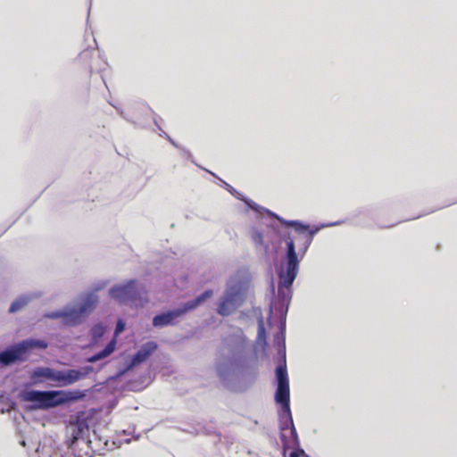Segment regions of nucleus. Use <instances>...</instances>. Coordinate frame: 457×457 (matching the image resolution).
Instances as JSON below:
<instances>
[{"label": "nucleus", "mask_w": 457, "mask_h": 457, "mask_svg": "<svg viewBox=\"0 0 457 457\" xmlns=\"http://www.w3.org/2000/svg\"><path fill=\"white\" fill-rule=\"evenodd\" d=\"M247 342L241 330L226 337L222 354L216 362V372L222 381L228 380L245 364Z\"/></svg>", "instance_id": "obj_1"}, {"label": "nucleus", "mask_w": 457, "mask_h": 457, "mask_svg": "<svg viewBox=\"0 0 457 457\" xmlns=\"http://www.w3.org/2000/svg\"><path fill=\"white\" fill-rule=\"evenodd\" d=\"M80 390H26L21 394L23 402L29 403V410H48L83 398Z\"/></svg>", "instance_id": "obj_2"}, {"label": "nucleus", "mask_w": 457, "mask_h": 457, "mask_svg": "<svg viewBox=\"0 0 457 457\" xmlns=\"http://www.w3.org/2000/svg\"><path fill=\"white\" fill-rule=\"evenodd\" d=\"M299 271V260L295 251V245L292 238L287 240V251L283 264L278 271V295L284 298L290 296L291 287Z\"/></svg>", "instance_id": "obj_3"}, {"label": "nucleus", "mask_w": 457, "mask_h": 457, "mask_svg": "<svg viewBox=\"0 0 457 457\" xmlns=\"http://www.w3.org/2000/svg\"><path fill=\"white\" fill-rule=\"evenodd\" d=\"M243 294L244 287L241 283H228L219 301L217 312L223 317L232 314L242 304Z\"/></svg>", "instance_id": "obj_4"}, {"label": "nucleus", "mask_w": 457, "mask_h": 457, "mask_svg": "<svg viewBox=\"0 0 457 457\" xmlns=\"http://www.w3.org/2000/svg\"><path fill=\"white\" fill-rule=\"evenodd\" d=\"M283 358L285 359V353H283ZM276 378L278 387L275 393V401L282 404L283 410L288 415L290 421L293 422L289 406V382L285 362L283 365L276 368Z\"/></svg>", "instance_id": "obj_5"}, {"label": "nucleus", "mask_w": 457, "mask_h": 457, "mask_svg": "<svg viewBox=\"0 0 457 457\" xmlns=\"http://www.w3.org/2000/svg\"><path fill=\"white\" fill-rule=\"evenodd\" d=\"M40 375L55 382L59 386H68L79 381L75 369L58 370L45 368L41 370Z\"/></svg>", "instance_id": "obj_6"}, {"label": "nucleus", "mask_w": 457, "mask_h": 457, "mask_svg": "<svg viewBox=\"0 0 457 457\" xmlns=\"http://www.w3.org/2000/svg\"><path fill=\"white\" fill-rule=\"evenodd\" d=\"M136 280L129 279L123 284L112 287L109 290L110 296L120 304H127L137 295Z\"/></svg>", "instance_id": "obj_7"}, {"label": "nucleus", "mask_w": 457, "mask_h": 457, "mask_svg": "<svg viewBox=\"0 0 457 457\" xmlns=\"http://www.w3.org/2000/svg\"><path fill=\"white\" fill-rule=\"evenodd\" d=\"M157 348V344L154 342H147L141 346V348L134 354L130 363L128 365V370L144 362Z\"/></svg>", "instance_id": "obj_8"}, {"label": "nucleus", "mask_w": 457, "mask_h": 457, "mask_svg": "<svg viewBox=\"0 0 457 457\" xmlns=\"http://www.w3.org/2000/svg\"><path fill=\"white\" fill-rule=\"evenodd\" d=\"M86 318L77 306H66L63 308V320L62 323L64 326L74 327L80 324Z\"/></svg>", "instance_id": "obj_9"}, {"label": "nucleus", "mask_w": 457, "mask_h": 457, "mask_svg": "<svg viewBox=\"0 0 457 457\" xmlns=\"http://www.w3.org/2000/svg\"><path fill=\"white\" fill-rule=\"evenodd\" d=\"M87 431V426L83 422L71 423L67 428L68 432V445L72 446L78 440L84 437L85 433Z\"/></svg>", "instance_id": "obj_10"}, {"label": "nucleus", "mask_w": 457, "mask_h": 457, "mask_svg": "<svg viewBox=\"0 0 457 457\" xmlns=\"http://www.w3.org/2000/svg\"><path fill=\"white\" fill-rule=\"evenodd\" d=\"M98 295L96 293H87L81 298V303L77 308L81 312L82 315L86 318L92 312L98 303Z\"/></svg>", "instance_id": "obj_11"}, {"label": "nucleus", "mask_w": 457, "mask_h": 457, "mask_svg": "<svg viewBox=\"0 0 457 457\" xmlns=\"http://www.w3.org/2000/svg\"><path fill=\"white\" fill-rule=\"evenodd\" d=\"M23 353L24 352L19 343L12 348L5 350L0 353V362L4 365H9L14 362L15 361L21 359Z\"/></svg>", "instance_id": "obj_12"}, {"label": "nucleus", "mask_w": 457, "mask_h": 457, "mask_svg": "<svg viewBox=\"0 0 457 457\" xmlns=\"http://www.w3.org/2000/svg\"><path fill=\"white\" fill-rule=\"evenodd\" d=\"M179 317H180L179 312H178L176 309L162 312L154 316L153 325L159 328L166 327L173 324L174 320Z\"/></svg>", "instance_id": "obj_13"}, {"label": "nucleus", "mask_w": 457, "mask_h": 457, "mask_svg": "<svg viewBox=\"0 0 457 457\" xmlns=\"http://www.w3.org/2000/svg\"><path fill=\"white\" fill-rule=\"evenodd\" d=\"M41 295H42L41 293H30V294H26V295H21L20 297H18L12 303V304L9 308V312L13 313V312H17L21 311L31 300L39 298Z\"/></svg>", "instance_id": "obj_14"}, {"label": "nucleus", "mask_w": 457, "mask_h": 457, "mask_svg": "<svg viewBox=\"0 0 457 457\" xmlns=\"http://www.w3.org/2000/svg\"><path fill=\"white\" fill-rule=\"evenodd\" d=\"M115 347H116V339H115V337H113L107 344V345L104 347V349H103L102 351L96 353V354L88 357L87 361L93 363V362H96L97 361H100L102 359L108 357L114 352Z\"/></svg>", "instance_id": "obj_15"}, {"label": "nucleus", "mask_w": 457, "mask_h": 457, "mask_svg": "<svg viewBox=\"0 0 457 457\" xmlns=\"http://www.w3.org/2000/svg\"><path fill=\"white\" fill-rule=\"evenodd\" d=\"M106 330V328L103 323H97L91 328V341L90 345L95 346L98 345L100 339L103 337Z\"/></svg>", "instance_id": "obj_16"}, {"label": "nucleus", "mask_w": 457, "mask_h": 457, "mask_svg": "<svg viewBox=\"0 0 457 457\" xmlns=\"http://www.w3.org/2000/svg\"><path fill=\"white\" fill-rule=\"evenodd\" d=\"M20 345L24 353L31 348L37 347V348L45 349L47 347V344L45 341L37 340V339L23 340L22 342L20 343Z\"/></svg>", "instance_id": "obj_17"}, {"label": "nucleus", "mask_w": 457, "mask_h": 457, "mask_svg": "<svg viewBox=\"0 0 457 457\" xmlns=\"http://www.w3.org/2000/svg\"><path fill=\"white\" fill-rule=\"evenodd\" d=\"M338 222H337V224ZM333 225H336V223H331V224H322L320 225V227H315L312 229H310L309 231V237L306 238V241H305V245L303 249H300V253L303 252V253H304L306 252V250L308 249L309 245H311L312 241V237L313 236L318 233L320 231V228H325V227H328V226H333Z\"/></svg>", "instance_id": "obj_18"}, {"label": "nucleus", "mask_w": 457, "mask_h": 457, "mask_svg": "<svg viewBox=\"0 0 457 457\" xmlns=\"http://www.w3.org/2000/svg\"><path fill=\"white\" fill-rule=\"evenodd\" d=\"M269 214L275 217L278 220H280L282 223H287L289 226H295V231L302 232L305 229L309 228V226L304 225L299 221H285L282 218L278 217L277 214L268 211Z\"/></svg>", "instance_id": "obj_19"}, {"label": "nucleus", "mask_w": 457, "mask_h": 457, "mask_svg": "<svg viewBox=\"0 0 457 457\" xmlns=\"http://www.w3.org/2000/svg\"><path fill=\"white\" fill-rule=\"evenodd\" d=\"M228 190L232 193V194H237L238 195H240L231 186H229L228 184L225 183ZM239 199H241L242 201H244L245 203V204L250 207L251 209H253V211L255 212H259V210L261 209V207L256 204L254 202H253L252 200L248 199V198H245V197H240V196H237Z\"/></svg>", "instance_id": "obj_20"}, {"label": "nucleus", "mask_w": 457, "mask_h": 457, "mask_svg": "<svg viewBox=\"0 0 457 457\" xmlns=\"http://www.w3.org/2000/svg\"><path fill=\"white\" fill-rule=\"evenodd\" d=\"M198 307L195 300H190L183 303L179 308H177V312H179V316L186 314L188 312L194 311Z\"/></svg>", "instance_id": "obj_21"}, {"label": "nucleus", "mask_w": 457, "mask_h": 457, "mask_svg": "<svg viewBox=\"0 0 457 457\" xmlns=\"http://www.w3.org/2000/svg\"><path fill=\"white\" fill-rule=\"evenodd\" d=\"M79 381L86 378L89 374L94 371L92 366H84L80 369H75Z\"/></svg>", "instance_id": "obj_22"}, {"label": "nucleus", "mask_w": 457, "mask_h": 457, "mask_svg": "<svg viewBox=\"0 0 457 457\" xmlns=\"http://www.w3.org/2000/svg\"><path fill=\"white\" fill-rule=\"evenodd\" d=\"M251 238L256 246H264L263 237L260 231L253 229L251 233Z\"/></svg>", "instance_id": "obj_23"}, {"label": "nucleus", "mask_w": 457, "mask_h": 457, "mask_svg": "<svg viewBox=\"0 0 457 457\" xmlns=\"http://www.w3.org/2000/svg\"><path fill=\"white\" fill-rule=\"evenodd\" d=\"M213 295V291L211 289H207L203 292L201 295L194 298L195 302L198 306H200L204 301L211 298Z\"/></svg>", "instance_id": "obj_24"}, {"label": "nucleus", "mask_w": 457, "mask_h": 457, "mask_svg": "<svg viewBox=\"0 0 457 457\" xmlns=\"http://www.w3.org/2000/svg\"><path fill=\"white\" fill-rule=\"evenodd\" d=\"M266 338V332H265V327L263 320L261 319L258 322V340L265 341Z\"/></svg>", "instance_id": "obj_25"}, {"label": "nucleus", "mask_w": 457, "mask_h": 457, "mask_svg": "<svg viewBox=\"0 0 457 457\" xmlns=\"http://www.w3.org/2000/svg\"><path fill=\"white\" fill-rule=\"evenodd\" d=\"M46 318L50 320H58L62 319L63 320V309L61 311H55V312H50L44 315Z\"/></svg>", "instance_id": "obj_26"}, {"label": "nucleus", "mask_w": 457, "mask_h": 457, "mask_svg": "<svg viewBox=\"0 0 457 457\" xmlns=\"http://www.w3.org/2000/svg\"><path fill=\"white\" fill-rule=\"evenodd\" d=\"M125 329V322L121 320H119L118 322H117V325H116V328H115V331H114V337L115 339L117 338V337L121 333L123 332Z\"/></svg>", "instance_id": "obj_27"}, {"label": "nucleus", "mask_w": 457, "mask_h": 457, "mask_svg": "<svg viewBox=\"0 0 457 457\" xmlns=\"http://www.w3.org/2000/svg\"><path fill=\"white\" fill-rule=\"evenodd\" d=\"M107 285V281H100L96 284L93 287V291L91 293H97L98 291L104 289Z\"/></svg>", "instance_id": "obj_28"}, {"label": "nucleus", "mask_w": 457, "mask_h": 457, "mask_svg": "<svg viewBox=\"0 0 457 457\" xmlns=\"http://www.w3.org/2000/svg\"><path fill=\"white\" fill-rule=\"evenodd\" d=\"M291 457H308L303 451H296L291 454Z\"/></svg>", "instance_id": "obj_29"}, {"label": "nucleus", "mask_w": 457, "mask_h": 457, "mask_svg": "<svg viewBox=\"0 0 457 457\" xmlns=\"http://www.w3.org/2000/svg\"><path fill=\"white\" fill-rule=\"evenodd\" d=\"M169 140L171 142V144L175 145L174 141H172L170 138H169Z\"/></svg>", "instance_id": "obj_30"}]
</instances>
